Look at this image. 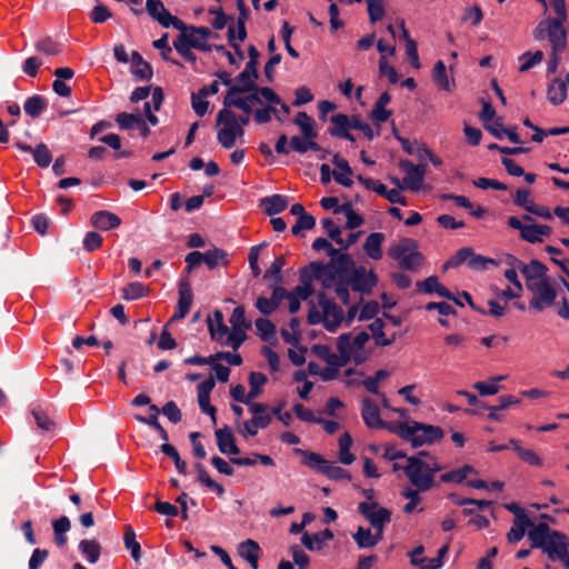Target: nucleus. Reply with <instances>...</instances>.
Returning <instances> with one entry per match:
<instances>
[{"instance_id":"nucleus-1","label":"nucleus","mask_w":569,"mask_h":569,"mask_svg":"<svg viewBox=\"0 0 569 569\" xmlns=\"http://www.w3.org/2000/svg\"><path fill=\"white\" fill-rule=\"evenodd\" d=\"M392 431L401 439L411 443L413 448L423 445H432L443 438V430L440 427L427 425L418 421L399 422Z\"/></svg>"},{"instance_id":"nucleus-2","label":"nucleus","mask_w":569,"mask_h":569,"mask_svg":"<svg viewBox=\"0 0 569 569\" xmlns=\"http://www.w3.org/2000/svg\"><path fill=\"white\" fill-rule=\"evenodd\" d=\"M418 242L411 238L402 239L398 244L389 248L388 254L405 270L415 271L423 262V254L417 250Z\"/></svg>"},{"instance_id":"nucleus-3","label":"nucleus","mask_w":569,"mask_h":569,"mask_svg":"<svg viewBox=\"0 0 569 569\" xmlns=\"http://www.w3.org/2000/svg\"><path fill=\"white\" fill-rule=\"evenodd\" d=\"M527 289L532 293L529 309L541 312L556 305L557 291L550 282V278H543L538 283H530Z\"/></svg>"},{"instance_id":"nucleus-4","label":"nucleus","mask_w":569,"mask_h":569,"mask_svg":"<svg viewBox=\"0 0 569 569\" xmlns=\"http://www.w3.org/2000/svg\"><path fill=\"white\" fill-rule=\"evenodd\" d=\"M402 470L410 483L421 492L430 490L436 485L435 479L427 471L425 460L419 457H408Z\"/></svg>"},{"instance_id":"nucleus-5","label":"nucleus","mask_w":569,"mask_h":569,"mask_svg":"<svg viewBox=\"0 0 569 569\" xmlns=\"http://www.w3.org/2000/svg\"><path fill=\"white\" fill-rule=\"evenodd\" d=\"M552 538L542 543L541 549L551 561H560L566 569H569V538L561 531H553Z\"/></svg>"},{"instance_id":"nucleus-6","label":"nucleus","mask_w":569,"mask_h":569,"mask_svg":"<svg viewBox=\"0 0 569 569\" xmlns=\"http://www.w3.org/2000/svg\"><path fill=\"white\" fill-rule=\"evenodd\" d=\"M318 305L323 311V327L329 332H336L343 321V310L333 300L329 299L323 291L317 293Z\"/></svg>"},{"instance_id":"nucleus-7","label":"nucleus","mask_w":569,"mask_h":569,"mask_svg":"<svg viewBox=\"0 0 569 569\" xmlns=\"http://www.w3.org/2000/svg\"><path fill=\"white\" fill-rule=\"evenodd\" d=\"M146 9L150 17L158 21L163 28L173 27L179 31H186L187 24L179 18L172 16L161 0H147Z\"/></svg>"},{"instance_id":"nucleus-8","label":"nucleus","mask_w":569,"mask_h":569,"mask_svg":"<svg viewBox=\"0 0 569 569\" xmlns=\"http://www.w3.org/2000/svg\"><path fill=\"white\" fill-rule=\"evenodd\" d=\"M231 108L232 107L222 104V108L218 111L216 117V128L219 127L217 140L223 148L229 142V138L239 122V116H237Z\"/></svg>"},{"instance_id":"nucleus-9","label":"nucleus","mask_w":569,"mask_h":569,"mask_svg":"<svg viewBox=\"0 0 569 569\" xmlns=\"http://www.w3.org/2000/svg\"><path fill=\"white\" fill-rule=\"evenodd\" d=\"M350 288L362 295L371 293L372 289L378 283L377 274L373 270L367 271L366 267L359 266L353 269L350 274L346 278Z\"/></svg>"},{"instance_id":"nucleus-10","label":"nucleus","mask_w":569,"mask_h":569,"mask_svg":"<svg viewBox=\"0 0 569 569\" xmlns=\"http://www.w3.org/2000/svg\"><path fill=\"white\" fill-rule=\"evenodd\" d=\"M358 512L367 519L372 527H383L390 522L391 511L386 507H381L378 502L362 501L358 505Z\"/></svg>"},{"instance_id":"nucleus-11","label":"nucleus","mask_w":569,"mask_h":569,"mask_svg":"<svg viewBox=\"0 0 569 569\" xmlns=\"http://www.w3.org/2000/svg\"><path fill=\"white\" fill-rule=\"evenodd\" d=\"M449 550V546L445 545L438 550V555L436 558L429 560L427 565V558L421 557L425 548L423 546L416 547L412 551L408 553L410 557V563L419 569H440L443 566V557L447 555Z\"/></svg>"},{"instance_id":"nucleus-12","label":"nucleus","mask_w":569,"mask_h":569,"mask_svg":"<svg viewBox=\"0 0 569 569\" xmlns=\"http://www.w3.org/2000/svg\"><path fill=\"white\" fill-rule=\"evenodd\" d=\"M399 166L407 172L403 178L406 189H410L411 191L420 190L425 179L426 164H413L409 160H401Z\"/></svg>"},{"instance_id":"nucleus-13","label":"nucleus","mask_w":569,"mask_h":569,"mask_svg":"<svg viewBox=\"0 0 569 569\" xmlns=\"http://www.w3.org/2000/svg\"><path fill=\"white\" fill-rule=\"evenodd\" d=\"M259 78V72L251 73L244 68L234 80V86L231 89H228L224 97L230 96H239L244 94L258 89L257 80Z\"/></svg>"},{"instance_id":"nucleus-14","label":"nucleus","mask_w":569,"mask_h":569,"mask_svg":"<svg viewBox=\"0 0 569 569\" xmlns=\"http://www.w3.org/2000/svg\"><path fill=\"white\" fill-rule=\"evenodd\" d=\"M192 298H193V296L191 292L189 281L187 279L180 280V282H179V299H178V303L176 306L174 313L170 319V322L181 320L188 315V312L191 308V305H192Z\"/></svg>"},{"instance_id":"nucleus-15","label":"nucleus","mask_w":569,"mask_h":569,"mask_svg":"<svg viewBox=\"0 0 569 569\" xmlns=\"http://www.w3.org/2000/svg\"><path fill=\"white\" fill-rule=\"evenodd\" d=\"M559 20H548V39L553 53L562 52L567 44V30Z\"/></svg>"},{"instance_id":"nucleus-16","label":"nucleus","mask_w":569,"mask_h":569,"mask_svg":"<svg viewBox=\"0 0 569 569\" xmlns=\"http://www.w3.org/2000/svg\"><path fill=\"white\" fill-rule=\"evenodd\" d=\"M214 436L218 449L222 455L237 456L240 453V449L236 443L234 436L228 426L217 429L214 431Z\"/></svg>"},{"instance_id":"nucleus-17","label":"nucleus","mask_w":569,"mask_h":569,"mask_svg":"<svg viewBox=\"0 0 569 569\" xmlns=\"http://www.w3.org/2000/svg\"><path fill=\"white\" fill-rule=\"evenodd\" d=\"M249 94L246 97H239V96H230V97H223L222 104L226 107H233L242 112H246V116L250 117L252 113L251 103H262V100L260 98L259 92H248Z\"/></svg>"},{"instance_id":"nucleus-18","label":"nucleus","mask_w":569,"mask_h":569,"mask_svg":"<svg viewBox=\"0 0 569 569\" xmlns=\"http://www.w3.org/2000/svg\"><path fill=\"white\" fill-rule=\"evenodd\" d=\"M361 417L368 428L380 429L386 426L380 417L379 408L369 398L362 400Z\"/></svg>"},{"instance_id":"nucleus-19","label":"nucleus","mask_w":569,"mask_h":569,"mask_svg":"<svg viewBox=\"0 0 569 569\" xmlns=\"http://www.w3.org/2000/svg\"><path fill=\"white\" fill-rule=\"evenodd\" d=\"M547 271L548 268L537 259H532L529 263L523 262L520 269L526 279V287L530 283H538L543 278H549Z\"/></svg>"},{"instance_id":"nucleus-20","label":"nucleus","mask_w":569,"mask_h":569,"mask_svg":"<svg viewBox=\"0 0 569 569\" xmlns=\"http://www.w3.org/2000/svg\"><path fill=\"white\" fill-rule=\"evenodd\" d=\"M289 204V198L283 194H272L260 199L259 207L269 217L283 212Z\"/></svg>"},{"instance_id":"nucleus-21","label":"nucleus","mask_w":569,"mask_h":569,"mask_svg":"<svg viewBox=\"0 0 569 569\" xmlns=\"http://www.w3.org/2000/svg\"><path fill=\"white\" fill-rule=\"evenodd\" d=\"M131 73L137 81L150 80L153 76L152 67L147 62L138 51H132L131 57Z\"/></svg>"},{"instance_id":"nucleus-22","label":"nucleus","mask_w":569,"mask_h":569,"mask_svg":"<svg viewBox=\"0 0 569 569\" xmlns=\"http://www.w3.org/2000/svg\"><path fill=\"white\" fill-rule=\"evenodd\" d=\"M90 222L94 228L107 231L120 227L121 219L113 212L100 210L91 216Z\"/></svg>"},{"instance_id":"nucleus-23","label":"nucleus","mask_w":569,"mask_h":569,"mask_svg":"<svg viewBox=\"0 0 569 569\" xmlns=\"http://www.w3.org/2000/svg\"><path fill=\"white\" fill-rule=\"evenodd\" d=\"M207 323L210 337L214 341L221 342L229 332V328L223 322V313L219 309L213 311L212 317H208Z\"/></svg>"},{"instance_id":"nucleus-24","label":"nucleus","mask_w":569,"mask_h":569,"mask_svg":"<svg viewBox=\"0 0 569 569\" xmlns=\"http://www.w3.org/2000/svg\"><path fill=\"white\" fill-rule=\"evenodd\" d=\"M333 539V532L330 529H323L316 533L305 532L301 537V543L310 551L321 550L326 542Z\"/></svg>"},{"instance_id":"nucleus-25","label":"nucleus","mask_w":569,"mask_h":569,"mask_svg":"<svg viewBox=\"0 0 569 569\" xmlns=\"http://www.w3.org/2000/svg\"><path fill=\"white\" fill-rule=\"evenodd\" d=\"M416 287L418 291L427 295L437 293L441 298H452V293L439 282L437 276H430L422 281H417Z\"/></svg>"},{"instance_id":"nucleus-26","label":"nucleus","mask_w":569,"mask_h":569,"mask_svg":"<svg viewBox=\"0 0 569 569\" xmlns=\"http://www.w3.org/2000/svg\"><path fill=\"white\" fill-rule=\"evenodd\" d=\"M295 452L303 457L301 461L303 466L325 475L330 461L325 459L320 453L303 449H295Z\"/></svg>"},{"instance_id":"nucleus-27","label":"nucleus","mask_w":569,"mask_h":569,"mask_svg":"<svg viewBox=\"0 0 569 569\" xmlns=\"http://www.w3.org/2000/svg\"><path fill=\"white\" fill-rule=\"evenodd\" d=\"M329 271L331 270L338 279H346L350 272L356 269V262L349 253L340 254L335 261H330L328 264Z\"/></svg>"},{"instance_id":"nucleus-28","label":"nucleus","mask_w":569,"mask_h":569,"mask_svg":"<svg viewBox=\"0 0 569 569\" xmlns=\"http://www.w3.org/2000/svg\"><path fill=\"white\" fill-rule=\"evenodd\" d=\"M555 530H551L548 523L539 522L532 526H529V530L527 532L528 539L531 542V548L542 547V543L552 538V533Z\"/></svg>"},{"instance_id":"nucleus-29","label":"nucleus","mask_w":569,"mask_h":569,"mask_svg":"<svg viewBox=\"0 0 569 569\" xmlns=\"http://www.w3.org/2000/svg\"><path fill=\"white\" fill-rule=\"evenodd\" d=\"M78 550L91 565L100 559L102 547L96 539H82L78 543Z\"/></svg>"},{"instance_id":"nucleus-30","label":"nucleus","mask_w":569,"mask_h":569,"mask_svg":"<svg viewBox=\"0 0 569 569\" xmlns=\"http://www.w3.org/2000/svg\"><path fill=\"white\" fill-rule=\"evenodd\" d=\"M383 240L385 234L381 232H372L367 237L363 243V250L369 258L372 260H380L382 258L381 244Z\"/></svg>"},{"instance_id":"nucleus-31","label":"nucleus","mask_w":569,"mask_h":569,"mask_svg":"<svg viewBox=\"0 0 569 569\" xmlns=\"http://www.w3.org/2000/svg\"><path fill=\"white\" fill-rule=\"evenodd\" d=\"M338 367L346 366L352 359L351 333L345 332L337 338Z\"/></svg>"},{"instance_id":"nucleus-32","label":"nucleus","mask_w":569,"mask_h":569,"mask_svg":"<svg viewBox=\"0 0 569 569\" xmlns=\"http://www.w3.org/2000/svg\"><path fill=\"white\" fill-rule=\"evenodd\" d=\"M71 528V521L67 516H61L52 520L53 540L58 547H63L68 542L66 533Z\"/></svg>"},{"instance_id":"nucleus-33","label":"nucleus","mask_w":569,"mask_h":569,"mask_svg":"<svg viewBox=\"0 0 569 569\" xmlns=\"http://www.w3.org/2000/svg\"><path fill=\"white\" fill-rule=\"evenodd\" d=\"M547 98L548 101L553 106L561 104L567 98L566 82L560 78H555L548 87Z\"/></svg>"},{"instance_id":"nucleus-34","label":"nucleus","mask_w":569,"mask_h":569,"mask_svg":"<svg viewBox=\"0 0 569 569\" xmlns=\"http://www.w3.org/2000/svg\"><path fill=\"white\" fill-rule=\"evenodd\" d=\"M48 108V101L43 96L34 94L29 97L23 104L27 116L36 119Z\"/></svg>"},{"instance_id":"nucleus-35","label":"nucleus","mask_w":569,"mask_h":569,"mask_svg":"<svg viewBox=\"0 0 569 569\" xmlns=\"http://www.w3.org/2000/svg\"><path fill=\"white\" fill-rule=\"evenodd\" d=\"M176 51L188 62L196 63L197 56L191 51L192 46H189V34L186 31H180V34L173 41Z\"/></svg>"},{"instance_id":"nucleus-36","label":"nucleus","mask_w":569,"mask_h":569,"mask_svg":"<svg viewBox=\"0 0 569 569\" xmlns=\"http://www.w3.org/2000/svg\"><path fill=\"white\" fill-rule=\"evenodd\" d=\"M286 266V258L283 256L277 257L268 270L263 273V279L271 280L270 284L281 286L283 283L282 268Z\"/></svg>"},{"instance_id":"nucleus-37","label":"nucleus","mask_w":569,"mask_h":569,"mask_svg":"<svg viewBox=\"0 0 569 569\" xmlns=\"http://www.w3.org/2000/svg\"><path fill=\"white\" fill-rule=\"evenodd\" d=\"M123 543L131 553L132 559L139 562L141 559V546L137 541V536L131 526L124 527Z\"/></svg>"},{"instance_id":"nucleus-38","label":"nucleus","mask_w":569,"mask_h":569,"mask_svg":"<svg viewBox=\"0 0 569 569\" xmlns=\"http://www.w3.org/2000/svg\"><path fill=\"white\" fill-rule=\"evenodd\" d=\"M203 262L210 270H213L218 266H227L229 263L228 253L223 249L213 248L203 252Z\"/></svg>"},{"instance_id":"nucleus-39","label":"nucleus","mask_w":569,"mask_h":569,"mask_svg":"<svg viewBox=\"0 0 569 569\" xmlns=\"http://www.w3.org/2000/svg\"><path fill=\"white\" fill-rule=\"evenodd\" d=\"M149 293V288L141 282H130L128 286L122 288L121 297L127 301H134L141 299Z\"/></svg>"},{"instance_id":"nucleus-40","label":"nucleus","mask_w":569,"mask_h":569,"mask_svg":"<svg viewBox=\"0 0 569 569\" xmlns=\"http://www.w3.org/2000/svg\"><path fill=\"white\" fill-rule=\"evenodd\" d=\"M433 81L443 90L451 91L455 82L450 81L447 76L446 64L442 60H438L433 67L432 72Z\"/></svg>"},{"instance_id":"nucleus-41","label":"nucleus","mask_w":569,"mask_h":569,"mask_svg":"<svg viewBox=\"0 0 569 569\" xmlns=\"http://www.w3.org/2000/svg\"><path fill=\"white\" fill-rule=\"evenodd\" d=\"M31 413L34 418L38 429L41 431H53L56 429L57 423L47 415V412L40 407L34 406L31 409Z\"/></svg>"},{"instance_id":"nucleus-42","label":"nucleus","mask_w":569,"mask_h":569,"mask_svg":"<svg viewBox=\"0 0 569 569\" xmlns=\"http://www.w3.org/2000/svg\"><path fill=\"white\" fill-rule=\"evenodd\" d=\"M352 446V438L348 432H345L339 439V460L342 465H351L356 457L350 452Z\"/></svg>"},{"instance_id":"nucleus-43","label":"nucleus","mask_w":569,"mask_h":569,"mask_svg":"<svg viewBox=\"0 0 569 569\" xmlns=\"http://www.w3.org/2000/svg\"><path fill=\"white\" fill-rule=\"evenodd\" d=\"M268 378L262 372L252 371L249 375L248 382L250 391L248 392L250 400H253L262 393V387L267 383Z\"/></svg>"},{"instance_id":"nucleus-44","label":"nucleus","mask_w":569,"mask_h":569,"mask_svg":"<svg viewBox=\"0 0 569 569\" xmlns=\"http://www.w3.org/2000/svg\"><path fill=\"white\" fill-rule=\"evenodd\" d=\"M330 121L335 124L328 129L329 134L332 137L340 138L341 133L350 129V117L345 113L333 114Z\"/></svg>"},{"instance_id":"nucleus-45","label":"nucleus","mask_w":569,"mask_h":569,"mask_svg":"<svg viewBox=\"0 0 569 569\" xmlns=\"http://www.w3.org/2000/svg\"><path fill=\"white\" fill-rule=\"evenodd\" d=\"M510 443H512V449L523 462L536 467L542 465L541 458L533 450L522 448L515 439H510Z\"/></svg>"},{"instance_id":"nucleus-46","label":"nucleus","mask_w":569,"mask_h":569,"mask_svg":"<svg viewBox=\"0 0 569 569\" xmlns=\"http://www.w3.org/2000/svg\"><path fill=\"white\" fill-rule=\"evenodd\" d=\"M34 48L38 52L48 56H58L62 52V44L54 41L51 37L38 40Z\"/></svg>"},{"instance_id":"nucleus-47","label":"nucleus","mask_w":569,"mask_h":569,"mask_svg":"<svg viewBox=\"0 0 569 569\" xmlns=\"http://www.w3.org/2000/svg\"><path fill=\"white\" fill-rule=\"evenodd\" d=\"M368 328L371 331L377 346L388 347L393 343V339H387V337L385 335V331H383L385 322L382 321V319H379V318L375 319V321L371 322L368 326Z\"/></svg>"},{"instance_id":"nucleus-48","label":"nucleus","mask_w":569,"mask_h":569,"mask_svg":"<svg viewBox=\"0 0 569 569\" xmlns=\"http://www.w3.org/2000/svg\"><path fill=\"white\" fill-rule=\"evenodd\" d=\"M353 540L358 545L359 548H372L377 546V539H373V535L371 530L368 528L359 527L357 531L352 535Z\"/></svg>"},{"instance_id":"nucleus-49","label":"nucleus","mask_w":569,"mask_h":569,"mask_svg":"<svg viewBox=\"0 0 569 569\" xmlns=\"http://www.w3.org/2000/svg\"><path fill=\"white\" fill-rule=\"evenodd\" d=\"M160 450L173 460L176 469L180 475L187 473V463L181 459L178 450L172 445L162 443Z\"/></svg>"},{"instance_id":"nucleus-50","label":"nucleus","mask_w":569,"mask_h":569,"mask_svg":"<svg viewBox=\"0 0 569 569\" xmlns=\"http://www.w3.org/2000/svg\"><path fill=\"white\" fill-rule=\"evenodd\" d=\"M529 526H532V520L513 521L511 529L507 533L508 542L516 543L520 541L525 537L526 529L529 528Z\"/></svg>"},{"instance_id":"nucleus-51","label":"nucleus","mask_w":569,"mask_h":569,"mask_svg":"<svg viewBox=\"0 0 569 569\" xmlns=\"http://www.w3.org/2000/svg\"><path fill=\"white\" fill-rule=\"evenodd\" d=\"M458 395L466 397L468 403L475 407L473 409L465 410V412L468 415H482L483 411H486L489 408V406H487L483 401L479 400L475 393H471L467 390H459Z\"/></svg>"},{"instance_id":"nucleus-52","label":"nucleus","mask_w":569,"mask_h":569,"mask_svg":"<svg viewBox=\"0 0 569 569\" xmlns=\"http://www.w3.org/2000/svg\"><path fill=\"white\" fill-rule=\"evenodd\" d=\"M543 59V52L540 50H537L536 52L531 53L530 51H527L522 53L519 57V60L522 61L521 66L519 67L520 72H526L533 68L536 64H539Z\"/></svg>"},{"instance_id":"nucleus-53","label":"nucleus","mask_w":569,"mask_h":569,"mask_svg":"<svg viewBox=\"0 0 569 569\" xmlns=\"http://www.w3.org/2000/svg\"><path fill=\"white\" fill-rule=\"evenodd\" d=\"M254 325L263 341H269L276 333V325L264 317L256 319Z\"/></svg>"},{"instance_id":"nucleus-54","label":"nucleus","mask_w":569,"mask_h":569,"mask_svg":"<svg viewBox=\"0 0 569 569\" xmlns=\"http://www.w3.org/2000/svg\"><path fill=\"white\" fill-rule=\"evenodd\" d=\"M472 256V248L463 247L460 248L449 260L446 261L443 268L445 270L448 268H455L462 263L469 262V258Z\"/></svg>"},{"instance_id":"nucleus-55","label":"nucleus","mask_w":569,"mask_h":569,"mask_svg":"<svg viewBox=\"0 0 569 569\" xmlns=\"http://www.w3.org/2000/svg\"><path fill=\"white\" fill-rule=\"evenodd\" d=\"M33 160L40 168L49 167L52 161V154L46 143L41 142L34 148Z\"/></svg>"},{"instance_id":"nucleus-56","label":"nucleus","mask_w":569,"mask_h":569,"mask_svg":"<svg viewBox=\"0 0 569 569\" xmlns=\"http://www.w3.org/2000/svg\"><path fill=\"white\" fill-rule=\"evenodd\" d=\"M419 492H420V490H418L417 488L413 489L411 487H406V488L402 489L401 496L409 500L405 505V507H403V512L409 515V513L413 512V510L416 509L417 505L421 500Z\"/></svg>"},{"instance_id":"nucleus-57","label":"nucleus","mask_w":569,"mask_h":569,"mask_svg":"<svg viewBox=\"0 0 569 569\" xmlns=\"http://www.w3.org/2000/svg\"><path fill=\"white\" fill-rule=\"evenodd\" d=\"M140 117V113L120 112L116 116L114 120L121 130H133Z\"/></svg>"},{"instance_id":"nucleus-58","label":"nucleus","mask_w":569,"mask_h":569,"mask_svg":"<svg viewBox=\"0 0 569 569\" xmlns=\"http://www.w3.org/2000/svg\"><path fill=\"white\" fill-rule=\"evenodd\" d=\"M230 323L233 330H247L251 327V323L246 319V310L242 306H238L233 309L230 317Z\"/></svg>"},{"instance_id":"nucleus-59","label":"nucleus","mask_w":569,"mask_h":569,"mask_svg":"<svg viewBox=\"0 0 569 569\" xmlns=\"http://www.w3.org/2000/svg\"><path fill=\"white\" fill-rule=\"evenodd\" d=\"M316 226V218L306 213L301 217H298L296 223L291 228V232L293 236H301L303 230H311Z\"/></svg>"},{"instance_id":"nucleus-60","label":"nucleus","mask_w":569,"mask_h":569,"mask_svg":"<svg viewBox=\"0 0 569 569\" xmlns=\"http://www.w3.org/2000/svg\"><path fill=\"white\" fill-rule=\"evenodd\" d=\"M246 339H247L246 330H243V329L233 330L232 329V332H228V335L224 337V339H222V341L220 343L223 346H231L232 349L236 351L241 347V345L244 342Z\"/></svg>"},{"instance_id":"nucleus-61","label":"nucleus","mask_w":569,"mask_h":569,"mask_svg":"<svg viewBox=\"0 0 569 569\" xmlns=\"http://www.w3.org/2000/svg\"><path fill=\"white\" fill-rule=\"evenodd\" d=\"M503 379H505L503 376H498V377L492 378L491 383L478 381L472 387L480 393V396H492V395H496L500 389V387L497 385V382L501 381Z\"/></svg>"},{"instance_id":"nucleus-62","label":"nucleus","mask_w":569,"mask_h":569,"mask_svg":"<svg viewBox=\"0 0 569 569\" xmlns=\"http://www.w3.org/2000/svg\"><path fill=\"white\" fill-rule=\"evenodd\" d=\"M368 6V14L371 23H376L385 16L382 0H366Z\"/></svg>"},{"instance_id":"nucleus-63","label":"nucleus","mask_w":569,"mask_h":569,"mask_svg":"<svg viewBox=\"0 0 569 569\" xmlns=\"http://www.w3.org/2000/svg\"><path fill=\"white\" fill-rule=\"evenodd\" d=\"M260 553V547L258 542L251 539H247L246 541L239 545V555L246 561L251 557H254Z\"/></svg>"},{"instance_id":"nucleus-64","label":"nucleus","mask_w":569,"mask_h":569,"mask_svg":"<svg viewBox=\"0 0 569 569\" xmlns=\"http://www.w3.org/2000/svg\"><path fill=\"white\" fill-rule=\"evenodd\" d=\"M48 557L49 551L47 549L36 548L28 561V569H40Z\"/></svg>"}]
</instances>
